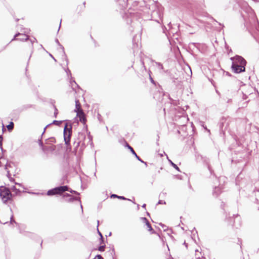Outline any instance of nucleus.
<instances>
[{"label": "nucleus", "instance_id": "79ce46f5", "mask_svg": "<svg viewBox=\"0 0 259 259\" xmlns=\"http://www.w3.org/2000/svg\"><path fill=\"white\" fill-rule=\"evenodd\" d=\"M151 81L152 82H154V81H153V79H152V78H151Z\"/></svg>", "mask_w": 259, "mask_h": 259}, {"label": "nucleus", "instance_id": "49530a36", "mask_svg": "<svg viewBox=\"0 0 259 259\" xmlns=\"http://www.w3.org/2000/svg\"><path fill=\"white\" fill-rule=\"evenodd\" d=\"M99 221H98V225H99Z\"/></svg>", "mask_w": 259, "mask_h": 259}, {"label": "nucleus", "instance_id": "c756f323", "mask_svg": "<svg viewBox=\"0 0 259 259\" xmlns=\"http://www.w3.org/2000/svg\"><path fill=\"white\" fill-rule=\"evenodd\" d=\"M2 140H3V137H2V136H0V144H1V146H2Z\"/></svg>", "mask_w": 259, "mask_h": 259}, {"label": "nucleus", "instance_id": "de8ad7c7", "mask_svg": "<svg viewBox=\"0 0 259 259\" xmlns=\"http://www.w3.org/2000/svg\"><path fill=\"white\" fill-rule=\"evenodd\" d=\"M219 24L220 25H222L221 23H219Z\"/></svg>", "mask_w": 259, "mask_h": 259}, {"label": "nucleus", "instance_id": "58836bf2", "mask_svg": "<svg viewBox=\"0 0 259 259\" xmlns=\"http://www.w3.org/2000/svg\"><path fill=\"white\" fill-rule=\"evenodd\" d=\"M168 27H169V28H170V26H171L170 22V23H169V24H168Z\"/></svg>", "mask_w": 259, "mask_h": 259}, {"label": "nucleus", "instance_id": "473e14b6", "mask_svg": "<svg viewBox=\"0 0 259 259\" xmlns=\"http://www.w3.org/2000/svg\"><path fill=\"white\" fill-rule=\"evenodd\" d=\"M39 144L40 145V146H42V142H41V141L40 140H39Z\"/></svg>", "mask_w": 259, "mask_h": 259}, {"label": "nucleus", "instance_id": "4be33fe9", "mask_svg": "<svg viewBox=\"0 0 259 259\" xmlns=\"http://www.w3.org/2000/svg\"><path fill=\"white\" fill-rule=\"evenodd\" d=\"M105 245H101L99 247V250L100 251H104V249H105Z\"/></svg>", "mask_w": 259, "mask_h": 259}, {"label": "nucleus", "instance_id": "37998d69", "mask_svg": "<svg viewBox=\"0 0 259 259\" xmlns=\"http://www.w3.org/2000/svg\"><path fill=\"white\" fill-rule=\"evenodd\" d=\"M236 219L238 218V219H239V218H238L237 216L236 217Z\"/></svg>", "mask_w": 259, "mask_h": 259}, {"label": "nucleus", "instance_id": "9b49d317", "mask_svg": "<svg viewBox=\"0 0 259 259\" xmlns=\"http://www.w3.org/2000/svg\"><path fill=\"white\" fill-rule=\"evenodd\" d=\"M80 110H82V109L81 108V105L79 103V100H75V109L74 110V111L77 113V112H79Z\"/></svg>", "mask_w": 259, "mask_h": 259}, {"label": "nucleus", "instance_id": "a211bd4d", "mask_svg": "<svg viewBox=\"0 0 259 259\" xmlns=\"http://www.w3.org/2000/svg\"><path fill=\"white\" fill-rule=\"evenodd\" d=\"M70 197V198L69 199V202H72L74 200H79V197H73V196H69Z\"/></svg>", "mask_w": 259, "mask_h": 259}, {"label": "nucleus", "instance_id": "9d476101", "mask_svg": "<svg viewBox=\"0 0 259 259\" xmlns=\"http://www.w3.org/2000/svg\"><path fill=\"white\" fill-rule=\"evenodd\" d=\"M127 147L128 148L130 149L131 151L132 152V153L136 156V157L137 158V159L139 160L140 161H141V162L142 163H144L146 165H147V163L146 162H144V161H143L140 158L139 156H138L137 155V154H136V153L135 152V151H134V150L133 149V148L131 147L130 145H127Z\"/></svg>", "mask_w": 259, "mask_h": 259}, {"label": "nucleus", "instance_id": "393cba45", "mask_svg": "<svg viewBox=\"0 0 259 259\" xmlns=\"http://www.w3.org/2000/svg\"><path fill=\"white\" fill-rule=\"evenodd\" d=\"M55 41H56V42L57 44H58L59 46H60V47H61V48H62V49H63V46H61V45H60V42H59V40H58V39H56Z\"/></svg>", "mask_w": 259, "mask_h": 259}, {"label": "nucleus", "instance_id": "2f4dec72", "mask_svg": "<svg viewBox=\"0 0 259 259\" xmlns=\"http://www.w3.org/2000/svg\"><path fill=\"white\" fill-rule=\"evenodd\" d=\"M61 22H62V19H61V20H60V24H59V29H58V31H59V30L60 28V27H61Z\"/></svg>", "mask_w": 259, "mask_h": 259}, {"label": "nucleus", "instance_id": "f8f14e48", "mask_svg": "<svg viewBox=\"0 0 259 259\" xmlns=\"http://www.w3.org/2000/svg\"><path fill=\"white\" fill-rule=\"evenodd\" d=\"M221 193V188L219 187H215L213 190V195L215 197H217Z\"/></svg>", "mask_w": 259, "mask_h": 259}, {"label": "nucleus", "instance_id": "bb28decb", "mask_svg": "<svg viewBox=\"0 0 259 259\" xmlns=\"http://www.w3.org/2000/svg\"><path fill=\"white\" fill-rule=\"evenodd\" d=\"M118 196L116 194H112L111 196V197L113 198H118Z\"/></svg>", "mask_w": 259, "mask_h": 259}, {"label": "nucleus", "instance_id": "f03ea898", "mask_svg": "<svg viewBox=\"0 0 259 259\" xmlns=\"http://www.w3.org/2000/svg\"><path fill=\"white\" fill-rule=\"evenodd\" d=\"M65 191H70L71 193H74L77 195L79 194L78 192L75 191H73L72 190H70L67 186H63L57 187L52 189L49 190L47 192V195L50 196L56 194H61Z\"/></svg>", "mask_w": 259, "mask_h": 259}, {"label": "nucleus", "instance_id": "c03bdc74", "mask_svg": "<svg viewBox=\"0 0 259 259\" xmlns=\"http://www.w3.org/2000/svg\"><path fill=\"white\" fill-rule=\"evenodd\" d=\"M236 219L238 218V219H239V218H238L237 216L236 217Z\"/></svg>", "mask_w": 259, "mask_h": 259}, {"label": "nucleus", "instance_id": "7ed1b4c3", "mask_svg": "<svg viewBox=\"0 0 259 259\" xmlns=\"http://www.w3.org/2000/svg\"><path fill=\"white\" fill-rule=\"evenodd\" d=\"M0 197L4 203H6L12 197L10 190L4 187H0Z\"/></svg>", "mask_w": 259, "mask_h": 259}, {"label": "nucleus", "instance_id": "a878e982", "mask_svg": "<svg viewBox=\"0 0 259 259\" xmlns=\"http://www.w3.org/2000/svg\"><path fill=\"white\" fill-rule=\"evenodd\" d=\"M13 222H14L15 223H16L15 222V221H14V220L13 219V216L12 215L11 217V223H12Z\"/></svg>", "mask_w": 259, "mask_h": 259}, {"label": "nucleus", "instance_id": "c9c22d12", "mask_svg": "<svg viewBox=\"0 0 259 259\" xmlns=\"http://www.w3.org/2000/svg\"><path fill=\"white\" fill-rule=\"evenodd\" d=\"M49 125H49H47L45 127V128H44V132H45L46 129L47 128V127Z\"/></svg>", "mask_w": 259, "mask_h": 259}, {"label": "nucleus", "instance_id": "2eb2a0df", "mask_svg": "<svg viewBox=\"0 0 259 259\" xmlns=\"http://www.w3.org/2000/svg\"><path fill=\"white\" fill-rule=\"evenodd\" d=\"M168 161L169 162V163H170V164L176 169H177V170L178 171H180V169L178 167V166L175 164L174 162H172V161L170 160V159H168Z\"/></svg>", "mask_w": 259, "mask_h": 259}, {"label": "nucleus", "instance_id": "7c9ffc66", "mask_svg": "<svg viewBox=\"0 0 259 259\" xmlns=\"http://www.w3.org/2000/svg\"><path fill=\"white\" fill-rule=\"evenodd\" d=\"M165 30H166V28L165 26H164V27L163 28V32L165 33H166V32L165 31Z\"/></svg>", "mask_w": 259, "mask_h": 259}, {"label": "nucleus", "instance_id": "09e8293b", "mask_svg": "<svg viewBox=\"0 0 259 259\" xmlns=\"http://www.w3.org/2000/svg\"><path fill=\"white\" fill-rule=\"evenodd\" d=\"M111 235V233L110 232V233H109V236H110Z\"/></svg>", "mask_w": 259, "mask_h": 259}, {"label": "nucleus", "instance_id": "cd10ccee", "mask_svg": "<svg viewBox=\"0 0 259 259\" xmlns=\"http://www.w3.org/2000/svg\"><path fill=\"white\" fill-rule=\"evenodd\" d=\"M162 203H164V204H165V202H163V201L162 200H159L158 202V204H162Z\"/></svg>", "mask_w": 259, "mask_h": 259}, {"label": "nucleus", "instance_id": "a19ab883", "mask_svg": "<svg viewBox=\"0 0 259 259\" xmlns=\"http://www.w3.org/2000/svg\"><path fill=\"white\" fill-rule=\"evenodd\" d=\"M3 164L1 161H0V167L2 166Z\"/></svg>", "mask_w": 259, "mask_h": 259}, {"label": "nucleus", "instance_id": "412c9836", "mask_svg": "<svg viewBox=\"0 0 259 259\" xmlns=\"http://www.w3.org/2000/svg\"><path fill=\"white\" fill-rule=\"evenodd\" d=\"M65 71H66L67 75L68 76H70L71 78H72L71 73L70 70L68 68H67L66 69H65Z\"/></svg>", "mask_w": 259, "mask_h": 259}, {"label": "nucleus", "instance_id": "c85d7f7f", "mask_svg": "<svg viewBox=\"0 0 259 259\" xmlns=\"http://www.w3.org/2000/svg\"><path fill=\"white\" fill-rule=\"evenodd\" d=\"M64 197H69V196H71V195L69 194H68V193H66L63 196Z\"/></svg>", "mask_w": 259, "mask_h": 259}, {"label": "nucleus", "instance_id": "f704fd0d", "mask_svg": "<svg viewBox=\"0 0 259 259\" xmlns=\"http://www.w3.org/2000/svg\"><path fill=\"white\" fill-rule=\"evenodd\" d=\"M55 110H56V111L55 112V113H54V114H55V117H56V114H57V112H56V111H57V109L56 108V109H55Z\"/></svg>", "mask_w": 259, "mask_h": 259}, {"label": "nucleus", "instance_id": "a18cd8bd", "mask_svg": "<svg viewBox=\"0 0 259 259\" xmlns=\"http://www.w3.org/2000/svg\"><path fill=\"white\" fill-rule=\"evenodd\" d=\"M160 156H161V157H162V156H163V154H160Z\"/></svg>", "mask_w": 259, "mask_h": 259}, {"label": "nucleus", "instance_id": "20e7f679", "mask_svg": "<svg viewBox=\"0 0 259 259\" xmlns=\"http://www.w3.org/2000/svg\"><path fill=\"white\" fill-rule=\"evenodd\" d=\"M22 33H16L14 38L11 40V41L17 40L20 41H25L28 39V36L25 34L26 33H28L29 30L28 29L24 28L22 31Z\"/></svg>", "mask_w": 259, "mask_h": 259}, {"label": "nucleus", "instance_id": "aec40b11", "mask_svg": "<svg viewBox=\"0 0 259 259\" xmlns=\"http://www.w3.org/2000/svg\"><path fill=\"white\" fill-rule=\"evenodd\" d=\"M52 123L57 125H60V124L62 123V121L54 120Z\"/></svg>", "mask_w": 259, "mask_h": 259}, {"label": "nucleus", "instance_id": "6ab92c4d", "mask_svg": "<svg viewBox=\"0 0 259 259\" xmlns=\"http://www.w3.org/2000/svg\"><path fill=\"white\" fill-rule=\"evenodd\" d=\"M156 66L159 69L162 70L163 69L162 65L160 63L156 62Z\"/></svg>", "mask_w": 259, "mask_h": 259}, {"label": "nucleus", "instance_id": "1a4fd4ad", "mask_svg": "<svg viewBox=\"0 0 259 259\" xmlns=\"http://www.w3.org/2000/svg\"><path fill=\"white\" fill-rule=\"evenodd\" d=\"M156 15L158 16L159 19H161L162 16L161 13L158 9L154 10L151 13V16L153 18H155Z\"/></svg>", "mask_w": 259, "mask_h": 259}, {"label": "nucleus", "instance_id": "ddd939ff", "mask_svg": "<svg viewBox=\"0 0 259 259\" xmlns=\"http://www.w3.org/2000/svg\"><path fill=\"white\" fill-rule=\"evenodd\" d=\"M141 219L143 221V222L145 223L146 226H147V228H148V230L149 231H152L153 230L149 222L148 221L147 219L146 218H142Z\"/></svg>", "mask_w": 259, "mask_h": 259}, {"label": "nucleus", "instance_id": "5701e85b", "mask_svg": "<svg viewBox=\"0 0 259 259\" xmlns=\"http://www.w3.org/2000/svg\"><path fill=\"white\" fill-rule=\"evenodd\" d=\"M118 198L120 199H122V200H130L129 199H127V198H125V197H123V196H118Z\"/></svg>", "mask_w": 259, "mask_h": 259}, {"label": "nucleus", "instance_id": "4468645a", "mask_svg": "<svg viewBox=\"0 0 259 259\" xmlns=\"http://www.w3.org/2000/svg\"><path fill=\"white\" fill-rule=\"evenodd\" d=\"M11 190L13 192H15L16 194L20 192L19 189H17L15 186H13L11 187Z\"/></svg>", "mask_w": 259, "mask_h": 259}, {"label": "nucleus", "instance_id": "39448f33", "mask_svg": "<svg viewBox=\"0 0 259 259\" xmlns=\"http://www.w3.org/2000/svg\"><path fill=\"white\" fill-rule=\"evenodd\" d=\"M72 127H67V125L66 124L64 129V139L65 143L67 146L70 145V140L71 135Z\"/></svg>", "mask_w": 259, "mask_h": 259}, {"label": "nucleus", "instance_id": "dca6fc26", "mask_svg": "<svg viewBox=\"0 0 259 259\" xmlns=\"http://www.w3.org/2000/svg\"><path fill=\"white\" fill-rule=\"evenodd\" d=\"M70 84H71L72 88L74 90H75L74 87H78V85L77 84V83H76V82L74 80H70Z\"/></svg>", "mask_w": 259, "mask_h": 259}, {"label": "nucleus", "instance_id": "b1692460", "mask_svg": "<svg viewBox=\"0 0 259 259\" xmlns=\"http://www.w3.org/2000/svg\"><path fill=\"white\" fill-rule=\"evenodd\" d=\"M96 259H104L101 255H97L95 256Z\"/></svg>", "mask_w": 259, "mask_h": 259}, {"label": "nucleus", "instance_id": "0eeeda50", "mask_svg": "<svg viewBox=\"0 0 259 259\" xmlns=\"http://www.w3.org/2000/svg\"><path fill=\"white\" fill-rule=\"evenodd\" d=\"M233 71L236 73H239L245 71V68L244 66H240L236 64H232L231 66Z\"/></svg>", "mask_w": 259, "mask_h": 259}, {"label": "nucleus", "instance_id": "f257e3e1", "mask_svg": "<svg viewBox=\"0 0 259 259\" xmlns=\"http://www.w3.org/2000/svg\"><path fill=\"white\" fill-rule=\"evenodd\" d=\"M92 144V137L90 133L86 136L84 133H78L77 139L74 142L76 148H77L80 145L82 147H85L89 145H91Z\"/></svg>", "mask_w": 259, "mask_h": 259}, {"label": "nucleus", "instance_id": "e433bc0d", "mask_svg": "<svg viewBox=\"0 0 259 259\" xmlns=\"http://www.w3.org/2000/svg\"><path fill=\"white\" fill-rule=\"evenodd\" d=\"M15 184H16V185H17L19 186H21V185L20 184H19V183H15Z\"/></svg>", "mask_w": 259, "mask_h": 259}, {"label": "nucleus", "instance_id": "6e6552de", "mask_svg": "<svg viewBox=\"0 0 259 259\" xmlns=\"http://www.w3.org/2000/svg\"><path fill=\"white\" fill-rule=\"evenodd\" d=\"M76 114L77 116L79 118L80 121L84 123L86 121V118L85 117V115L83 113V110H80L79 112H77Z\"/></svg>", "mask_w": 259, "mask_h": 259}, {"label": "nucleus", "instance_id": "72a5a7b5", "mask_svg": "<svg viewBox=\"0 0 259 259\" xmlns=\"http://www.w3.org/2000/svg\"><path fill=\"white\" fill-rule=\"evenodd\" d=\"M98 232H99V235H100V236H101V238H103V236H102V234H101L99 231H98Z\"/></svg>", "mask_w": 259, "mask_h": 259}, {"label": "nucleus", "instance_id": "f3484780", "mask_svg": "<svg viewBox=\"0 0 259 259\" xmlns=\"http://www.w3.org/2000/svg\"><path fill=\"white\" fill-rule=\"evenodd\" d=\"M7 127L9 131H11L14 128V123L13 122H11L7 126Z\"/></svg>", "mask_w": 259, "mask_h": 259}, {"label": "nucleus", "instance_id": "423d86ee", "mask_svg": "<svg viewBox=\"0 0 259 259\" xmlns=\"http://www.w3.org/2000/svg\"><path fill=\"white\" fill-rule=\"evenodd\" d=\"M231 59L232 60V64L244 66V67L246 65V62L241 56H236L234 57H232Z\"/></svg>", "mask_w": 259, "mask_h": 259}, {"label": "nucleus", "instance_id": "ea45409f", "mask_svg": "<svg viewBox=\"0 0 259 259\" xmlns=\"http://www.w3.org/2000/svg\"><path fill=\"white\" fill-rule=\"evenodd\" d=\"M50 56H51V57H52L53 58V59H54L55 61H56L55 59L53 57V56H52L51 54H50Z\"/></svg>", "mask_w": 259, "mask_h": 259}, {"label": "nucleus", "instance_id": "4c0bfd02", "mask_svg": "<svg viewBox=\"0 0 259 259\" xmlns=\"http://www.w3.org/2000/svg\"><path fill=\"white\" fill-rule=\"evenodd\" d=\"M145 207H146V204H144L142 205V207L145 208Z\"/></svg>", "mask_w": 259, "mask_h": 259}]
</instances>
